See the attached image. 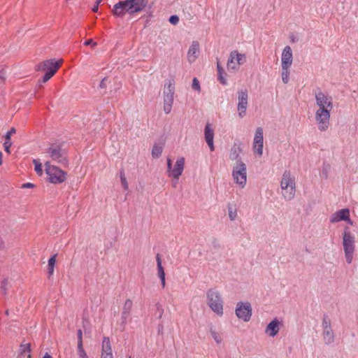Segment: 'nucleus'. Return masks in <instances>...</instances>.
Listing matches in <instances>:
<instances>
[{"label":"nucleus","instance_id":"1","mask_svg":"<svg viewBox=\"0 0 358 358\" xmlns=\"http://www.w3.org/2000/svg\"><path fill=\"white\" fill-rule=\"evenodd\" d=\"M315 98L318 107L315 112L318 129L325 131L329 129L330 124V113L333 109V98L328 93L323 92L320 88L315 92Z\"/></svg>","mask_w":358,"mask_h":358},{"label":"nucleus","instance_id":"2","mask_svg":"<svg viewBox=\"0 0 358 358\" xmlns=\"http://www.w3.org/2000/svg\"><path fill=\"white\" fill-rule=\"evenodd\" d=\"M341 238L345 262L348 264H351L354 259L356 248L355 235L350 231L349 227L346 226L342 231Z\"/></svg>","mask_w":358,"mask_h":358},{"label":"nucleus","instance_id":"3","mask_svg":"<svg viewBox=\"0 0 358 358\" xmlns=\"http://www.w3.org/2000/svg\"><path fill=\"white\" fill-rule=\"evenodd\" d=\"M206 302L210 309L218 317L224 315V301L218 290L208 289L206 292Z\"/></svg>","mask_w":358,"mask_h":358},{"label":"nucleus","instance_id":"4","mask_svg":"<svg viewBox=\"0 0 358 358\" xmlns=\"http://www.w3.org/2000/svg\"><path fill=\"white\" fill-rule=\"evenodd\" d=\"M166 90L164 92V111L169 114L172 110L175 94L174 80H169L165 84Z\"/></svg>","mask_w":358,"mask_h":358},{"label":"nucleus","instance_id":"5","mask_svg":"<svg viewBox=\"0 0 358 358\" xmlns=\"http://www.w3.org/2000/svg\"><path fill=\"white\" fill-rule=\"evenodd\" d=\"M236 316L245 322L250 320L252 315V305L249 301H238L235 308Z\"/></svg>","mask_w":358,"mask_h":358},{"label":"nucleus","instance_id":"6","mask_svg":"<svg viewBox=\"0 0 358 358\" xmlns=\"http://www.w3.org/2000/svg\"><path fill=\"white\" fill-rule=\"evenodd\" d=\"M329 221L332 224L340 222H345L348 224L352 226L354 222L350 218V211L349 208H345L340 209L331 214Z\"/></svg>","mask_w":358,"mask_h":358},{"label":"nucleus","instance_id":"7","mask_svg":"<svg viewBox=\"0 0 358 358\" xmlns=\"http://www.w3.org/2000/svg\"><path fill=\"white\" fill-rule=\"evenodd\" d=\"M47 153L52 160L62 162L66 160V152L62 144L52 143L47 150Z\"/></svg>","mask_w":358,"mask_h":358},{"label":"nucleus","instance_id":"8","mask_svg":"<svg viewBox=\"0 0 358 358\" xmlns=\"http://www.w3.org/2000/svg\"><path fill=\"white\" fill-rule=\"evenodd\" d=\"M246 62L245 54L238 52L236 50L231 51L227 61V69L237 71L240 65Z\"/></svg>","mask_w":358,"mask_h":358},{"label":"nucleus","instance_id":"9","mask_svg":"<svg viewBox=\"0 0 358 358\" xmlns=\"http://www.w3.org/2000/svg\"><path fill=\"white\" fill-rule=\"evenodd\" d=\"M112 13L115 17L122 18L126 14L133 16L128 0L120 1L113 6Z\"/></svg>","mask_w":358,"mask_h":358},{"label":"nucleus","instance_id":"10","mask_svg":"<svg viewBox=\"0 0 358 358\" xmlns=\"http://www.w3.org/2000/svg\"><path fill=\"white\" fill-rule=\"evenodd\" d=\"M281 194L284 199L287 201L292 200L296 192V185L294 180H281Z\"/></svg>","mask_w":358,"mask_h":358},{"label":"nucleus","instance_id":"11","mask_svg":"<svg viewBox=\"0 0 358 358\" xmlns=\"http://www.w3.org/2000/svg\"><path fill=\"white\" fill-rule=\"evenodd\" d=\"M185 166V159L184 157L178 158L174 166V168L172 169V162L170 159H167V168L169 176L170 177H173V178H178L181 175Z\"/></svg>","mask_w":358,"mask_h":358},{"label":"nucleus","instance_id":"12","mask_svg":"<svg viewBox=\"0 0 358 358\" xmlns=\"http://www.w3.org/2000/svg\"><path fill=\"white\" fill-rule=\"evenodd\" d=\"M248 93L246 89L241 90L238 92V106L237 110L238 116L243 118L246 115L248 108Z\"/></svg>","mask_w":358,"mask_h":358},{"label":"nucleus","instance_id":"13","mask_svg":"<svg viewBox=\"0 0 358 358\" xmlns=\"http://www.w3.org/2000/svg\"><path fill=\"white\" fill-rule=\"evenodd\" d=\"M45 173L48 176V179H66V173L59 167L52 165L50 162L45 164Z\"/></svg>","mask_w":358,"mask_h":358},{"label":"nucleus","instance_id":"14","mask_svg":"<svg viewBox=\"0 0 358 358\" xmlns=\"http://www.w3.org/2000/svg\"><path fill=\"white\" fill-rule=\"evenodd\" d=\"M282 326V321L275 317L267 324L264 333L268 337L274 338L278 334Z\"/></svg>","mask_w":358,"mask_h":358},{"label":"nucleus","instance_id":"15","mask_svg":"<svg viewBox=\"0 0 358 358\" xmlns=\"http://www.w3.org/2000/svg\"><path fill=\"white\" fill-rule=\"evenodd\" d=\"M101 358H114L112 349V344L109 337L103 338L101 349Z\"/></svg>","mask_w":358,"mask_h":358},{"label":"nucleus","instance_id":"16","mask_svg":"<svg viewBox=\"0 0 358 358\" xmlns=\"http://www.w3.org/2000/svg\"><path fill=\"white\" fill-rule=\"evenodd\" d=\"M130 4L131 10L134 15L145 10L148 4V0H128Z\"/></svg>","mask_w":358,"mask_h":358},{"label":"nucleus","instance_id":"17","mask_svg":"<svg viewBox=\"0 0 358 358\" xmlns=\"http://www.w3.org/2000/svg\"><path fill=\"white\" fill-rule=\"evenodd\" d=\"M214 135H215L214 130L212 128L211 124L209 122H208L206 124L205 129H204V137H205L206 142L207 143L208 145L209 146L210 151H214V150H215V146H214V143H213Z\"/></svg>","mask_w":358,"mask_h":358},{"label":"nucleus","instance_id":"18","mask_svg":"<svg viewBox=\"0 0 358 358\" xmlns=\"http://www.w3.org/2000/svg\"><path fill=\"white\" fill-rule=\"evenodd\" d=\"M293 60L292 51L289 45L284 48L281 55V66H291Z\"/></svg>","mask_w":358,"mask_h":358},{"label":"nucleus","instance_id":"19","mask_svg":"<svg viewBox=\"0 0 358 358\" xmlns=\"http://www.w3.org/2000/svg\"><path fill=\"white\" fill-rule=\"evenodd\" d=\"M62 62L55 61L53 59H47L40 63L38 66V69L45 72L49 71L50 70L54 69L55 66H58V69L61 66Z\"/></svg>","mask_w":358,"mask_h":358},{"label":"nucleus","instance_id":"20","mask_svg":"<svg viewBox=\"0 0 358 358\" xmlns=\"http://www.w3.org/2000/svg\"><path fill=\"white\" fill-rule=\"evenodd\" d=\"M238 176H240L241 179H247L246 166L241 160L237 161V164L233 170L234 178L238 179Z\"/></svg>","mask_w":358,"mask_h":358},{"label":"nucleus","instance_id":"21","mask_svg":"<svg viewBox=\"0 0 358 358\" xmlns=\"http://www.w3.org/2000/svg\"><path fill=\"white\" fill-rule=\"evenodd\" d=\"M157 261V275L161 281V285L162 288L166 287V274L164 272V269L162 266V259L159 254L156 256Z\"/></svg>","mask_w":358,"mask_h":358},{"label":"nucleus","instance_id":"22","mask_svg":"<svg viewBox=\"0 0 358 358\" xmlns=\"http://www.w3.org/2000/svg\"><path fill=\"white\" fill-rule=\"evenodd\" d=\"M199 53V44L193 41L187 52V58L189 62H193L198 57Z\"/></svg>","mask_w":358,"mask_h":358},{"label":"nucleus","instance_id":"23","mask_svg":"<svg viewBox=\"0 0 358 358\" xmlns=\"http://www.w3.org/2000/svg\"><path fill=\"white\" fill-rule=\"evenodd\" d=\"M242 143L240 141H234L229 153V158L231 160H236L242 152Z\"/></svg>","mask_w":358,"mask_h":358},{"label":"nucleus","instance_id":"24","mask_svg":"<svg viewBox=\"0 0 358 358\" xmlns=\"http://www.w3.org/2000/svg\"><path fill=\"white\" fill-rule=\"evenodd\" d=\"M217 80L222 85H227V73L219 62H217Z\"/></svg>","mask_w":358,"mask_h":358},{"label":"nucleus","instance_id":"25","mask_svg":"<svg viewBox=\"0 0 358 358\" xmlns=\"http://www.w3.org/2000/svg\"><path fill=\"white\" fill-rule=\"evenodd\" d=\"M322 339L326 345H331L334 342V334L331 329L325 330L322 332Z\"/></svg>","mask_w":358,"mask_h":358},{"label":"nucleus","instance_id":"26","mask_svg":"<svg viewBox=\"0 0 358 358\" xmlns=\"http://www.w3.org/2000/svg\"><path fill=\"white\" fill-rule=\"evenodd\" d=\"M19 358H31V346L29 344H22L20 345Z\"/></svg>","mask_w":358,"mask_h":358},{"label":"nucleus","instance_id":"27","mask_svg":"<svg viewBox=\"0 0 358 358\" xmlns=\"http://www.w3.org/2000/svg\"><path fill=\"white\" fill-rule=\"evenodd\" d=\"M227 211L229 220L231 221L236 220L238 217V210L236 206L233 203L228 204Z\"/></svg>","mask_w":358,"mask_h":358},{"label":"nucleus","instance_id":"28","mask_svg":"<svg viewBox=\"0 0 358 358\" xmlns=\"http://www.w3.org/2000/svg\"><path fill=\"white\" fill-rule=\"evenodd\" d=\"M57 261V255H52L48 261V272L49 276L54 274L55 266Z\"/></svg>","mask_w":358,"mask_h":358},{"label":"nucleus","instance_id":"29","mask_svg":"<svg viewBox=\"0 0 358 358\" xmlns=\"http://www.w3.org/2000/svg\"><path fill=\"white\" fill-rule=\"evenodd\" d=\"M264 143V136H263V129L262 127H257L254 137L253 144L263 143Z\"/></svg>","mask_w":358,"mask_h":358},{"label":"nucleus","instance_id":"30","mask_svg":"<svg viewBox=\"0 0 358 358\" xmlns=\"http://www.w3.org/2000/svg\"><path fill=\"white\" fill-rule=\"evenodd\" d=\"M210 334L216 344L220 345L223 342V338L222 335L215 329L211 328L210 329Z\"/></svg>","mask_w":358,"mask_h":358},{"label":"nucleus","instance_id":"31","mask_svg":"<svg viewBox=\"0 0 358 358\" xmlns=\"http://www.w3.org/2000/svg\"><path fill=\"white\" fill-rule=\"evenodd\" d=\"M163 146L159 144L155 143L152 149V157L155 159H158L161 156Z\"/></svg>","mask_w":358,"mask_h":358},{"label":"nucleus","instance_id":"32","mask_svg":"<svg viewBox=\"0 0 358 358\" xmlns=\"http://www.w3.org/2000/svg\"><path fill=\"white\" fill-rule=\"evenodd\" d=\"M289 68H290V66H282L281 76H282V82L285 84L288 83V82L289 80V74H290Z\"/></svg>","mask_w":358,"mask_h":358},{"label":"nucleus","instance_id":"33","mask_svg":"<svg viewBox=\"0 0 358 358\" xmlns=\"http://www.w3.org/2000/svg\"><path fill=\"white\" fill-rule=\"evenodd\" d=\"M132 306H133V301L129 299H127L123 304L122 315H125V316L129 315V313H130V311L132 308Z\"/></svg>","mask_w":358,"mask_h":358},{"label":"nucleus","instance_id":"34","mask_svg":"<svg viewBox=\"0 0 358 358\" xmlns=\"http://www.w3.org/2000/svg\"><path fill=\"white\" fill-rule=\"evenodd\" d=\"M58 66H55L54 69L50 70L49 71L45 72L44 76L42 78L41 82L46 83L48 81L57 71Z\"/></svg>","mask_w":358,"mask_h":358},{"label":"nucleus","instance_id":"35","mask_svg":"<svg viewBox=\"0 0 358 358\" xmlns=\"http://www.w3.org/2000/svg\"><path fill=\"white\" fill-rule=\"evenodd\" d=\"M77 353L79 358H89L83 345H77Z\"/></svg>","mask_w":358,"mask_h":358},{"label":"nucleus","instance_id":"36","mask_svg":"<svg viewBox=\"0 0 358 358\" xmlns=\"http://www.w3.org/2000/svg\"><path fill=\"white\" fill-rule=\"evenodd\" d=\"M34 164L35 171L36 172L38 176H41L43 175V169L41 163L39 161L34 159Z\"/></svg>","mask_w":358,"mask_h":358},{"label":"nucleus","instance_id":"37","mask_svg":"<svg viewBox=\"0 0 358 358\" xmlns=\"http://www.w3.org/2000/svg\"><path fill=\"white\" fill-rule=\"evenodd\" d=\"M263 147H264V143L252 145V148H253L255 153L257 154L259 156L262 155Z\"/></svg>","mask_w":358,"mask_h":358},{"label":"nucleus","instance_id":"38","mask_svg":"<svg viewBox=\"0 0 358 358\" xmlns=\"http://www.w3.org/2000/svg\"><path fill=\"white\" fill-rule=\"evenodd\" d=\"M6 79V72L5 70V67L2 65H0V85H3L5 83Z\"/></svg>","mask_w":358,"mask_h":358},{"label":"nucleus","instance_id":"39","mask_svg":"<svg viewBox=\"0 0 358 358\" xmlns=\"http://www.w3.org/2000/svg\"><path fill=\"white\" fill-rule=\"evenodd\" d=\"M323 331L331 329V322L327 317H324L322 320Z\"/></svg>","mask_w":358,"mask_h":358},{"label":"nucleus","instance_id":"40","mask_svg":"<svg viewBox=\"0 0 358 358\" xmlns=\"http://www.w3.org/2000/svg\"><path fill=\"white\" fill-rule=\"evenodd\" d=\"M192 87L194 90L197 91L198 92H201L200 83L196 78H193Z\"/></svg>","mask_w":358,"mask_h":358},{"label":"nucleus","instance_id":"41","mask_svg":"<svg viewBox=\"0 0 358 358\" xmlns=\"http://www.w3.org/2000/svg\"><path fill=\"white\" fill-rule=\"evenodd\" d=\"M16 133V129L12 127L5 135V140L11 141V136Z\"/></svg>","mask_w":358,"mask_h":358},{"label":"nucleus","instance_id":"42","mask_svg":"<svg viewBox=\"0 0 358 358\" xmlns=\"http://www.w3.org/2000/svg\"><path fill=\"white\" fill-rule=\"evenodd\" d=\"M169 21L172 24H177L179 22V17L177 15H173L170 16Z\"/></svg>","mask_w":358,"mask_h":358},{"label":"nucleus","instance_id":"43","mask_svg":"<svg viewBox=\"0 0 358 358\" xmlns=\"http://www.w3.org/2000/svg\"><path fill=\"white\" fill-rule=\"evenodd\" d=\"M78 336V345H83V331L81 329H78L77 331Z\"/></svg>","mask_w":358,"mask_h":358},{"label":"nucleus","instance_id":"44","mask_svg":"<svg viewBox=\"0 0 358 358\" xmlns=\"http://www.w3.org/2000/svg\"><path fill=\"white\" fill-rule=\"evenodd\" d=\"M12 145L11 141H6L5 140V142L3 143L4 150L7 153H10V148Z\"/></svg>","mask_w":358,"mask_h":358},{"label":"nucleus","instance_id":"45","mask_svg":"<svg viewBox=\"0 0 358 358\" xmlns=\"http://www.w3.org/2000/svg\"><path fill=\"white\" fill-rule=\"evenodd\" d=\"M107 81H108V78H106V77L103 78L101 80V82H100V83L99 85V88H100V89H106V87H107V85H106Z\"/></svg>","mask_w":358,"mask_h":358},{"label":"nucleus","instance_id":"46","mask_svg":"<svg viewBox=\"0 0 358 358\" xmlns=\"http://www.w3.org/2000/svg\"><path fill=\"white\" fill-rule=\"evenodd\" d=\"M102 1V0H96L95 4L92 8V11L94 13H97L99 10V5Z\"/></svg>","mask_w":358,"mask_h":358},{"label":"nucleus","instance_id":"47","mask_svg":"<svg viewBox=\"0 0 358 358\" xmlns=\"http://www.w3.org/2000/svg\"><path fill=\"white\" fill-rule=\"evenodd\" d=\"M35 187V185L31 182H27L22 185L21 188L25 189V188H34Z\"/></svg>","mask_w":358,"mask_h":358},{"label":"nucleus","instance_id":"48","mask_svg":"<svg viewBox=\"0 0 358 358\" xmlns=\"http://www.w3.org/2000/svg\"><path fill=\"white\" fill-rule=\"evenodd\" d=\"M85 45H93L94 46L96 45V43L94 42L92 39H88L84 42Z\"/></svg>","mask_w":358,"mask_h":358},{"label":"nucleus","instance_id":"49","mask_svg":"<svg viewBox=\"0 0 358 358\" xmlns=\"http://www.w3.org/2000/svg\"><path fill=\"white\" fill-rule=\"evenodd\" d=\"M236 183L239 185L241 188H243L245 187L246 184V180H236Z\"/></svg>","mask_w":358,"mask_h":358},{"label":"nucleus","instance_id":"50","mask_svg":"<svg viewBox=\"0 0 358 358\" xmlns=\"http://www.w3.org/2000/svg\"><path fill=\"white\" fill-rule=\"evenodd\" d=\"M282 179H291L290 178V173L289 171H285V173L282 175Z\"/></svg>","mask_w":358,"mask_h":358},{"label":"nucleus","instance_id":"51","mask_svg":"<svg viewBox=\"0 0 358 358\" xmlns=\"http://www.w3.org/2000/svg\"><path fill=\"white\" fill-rule=\"evenodd\" d=\"M122 186L124 187V188L125 189H128V185H127V180H122Z\"/></svg>","mask_w":358,"mask_h":358},{"label":"nucleus","instance_id":"52","mask_svg":"<svg viewBox=\"0 0 358 358\" xmlns=\"http://www.w3.org/2000/svg\"><path fill=\"white\" fill-rule=\"evenodd\" d=\"M43 358H52V356L49 353H45Z\"/></svg>","mask_w":358,"mask_h":358},{"label":"nucleus","instance_id":"53","mask_svg":"<svg viewBox=\"0 0 358 358\" xmlns=\"http://www.w3.org/2000/svg\"><path fill=\"white\" fill-rule=\"evenodd\" d=\"M3 154L0 152V165L2 164Z\"/></svg>","mask_w":358,"mask_h":358},{"label":"nucleus","instance_id":"54","mask_svg":"<svg viewBox=\"0 0 358 358\" xmlns=\"http://www.w3.org/2000/svg\"><path fill=\"white\" fill-rule=\"evenodd\" d=\"M120 179H125L124 172H120Z\"/></svg>","mask_w":358,"mask_h":358},{"label":"nucleus","instance_id":"55","mask_svg":"<svg viewBox=\"0 0 358 358\" xmlns=\"http://www.w3.org/2000/svg\"><path fill=\"white\" fill-rule=\"evenodd\" d=\"M53 183H57V182H62L63 180H50Z\"/></svg>","mask_w":358,"mask_h":358},{"label":"nucleus","instance_id":"56","mask_svg":"<svg viewBox=\"0 0 358 358\" xmlns=\"http://www.w3.org/2000/svg\"><path fill=\"white\" fill-rule=\"evenodd\" d=\"M129 358H131V357H129Z\"/></svg>","mask_w":358,"mask_h":358}]
</instances>
